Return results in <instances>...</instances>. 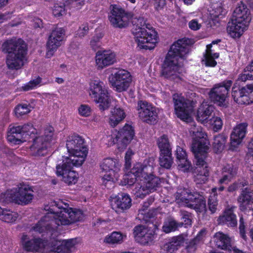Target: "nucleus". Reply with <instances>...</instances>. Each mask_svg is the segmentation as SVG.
<instances>
[{
	"mask_svg": "<svg viewBox=\"0 0 253 253\" xmlns=\"http://www.w3.org/2000/svg\"><path fill=\"white\" fill-rule=\"evenodd\" d=\"M191 136L192 143L191 151L194 155L195 164L197 167V178L202 176L200 183H205L209 176V169L206 161L210 149V143L207 134L203 128L196 126L195 122L191 117Z\"/></svg>",
	"mask_w": 253,
	"mask_h": 253,
	"instance_id": "1",
	"label": "nucleus"
},
{
	"mask_svg": "<svg viewBox=\"0 0 253 253\" xmlns=\"http://www.w3.org/2000/svg\"><path fill=\"white\" fill-rule=\"evenodd\" d=\"M190 39H178L170 46L162 66L161 75L166 79H173L179 68V58H183L189 50Z\"/></svg>",
	"mask_w": 253,
	"mask_h": 253,
	"instance_id": "2",
	"label": "nucleus"
},
{
	"mask_svg": "<svg viewBox=\"0 0 253 253\" xmlns=\"http://www.w3.org/2000/svg\"><path fill=\"white\" fill-rule=\"evenodd\" d=\"M1 49L2 52L7 54L5 63L8 69L18 70L24 66L28 47L23 39L15 37L8 39L2 43Z\"/></svg>",
	"mask_w": 253,
	"mask_h": 253,
	"instance_id": "3",
	"label": "nucleus"
},
{
	"mask_svg": "<svg viewBox=\"0 0 253 253\" xmlns=\"http://www.w3.org/2000/svg\"><path fill=\"white\" fill-rule=\"evenodd\" d=\"M142 17L134 18L132 20L134 28L132 33L138 46L140 49H152L157 42V33Z\"/></svg>",
	"mask_w": 253,
	"mask_h": 253,
	"instance_id": "4",
	"label": "nucleus"
},
{
	"mask_svg": "<svg viewBox=\"0 0 253 253\" xmlns=\"http://www.w3.org/2000/svg\"><path fill=\"white\" fill-rule=\"evenodd\" d=\"M233 17L234 19L228 23L227 32L233 38H240L247 29L252 19L250 9L242 1L238 3Z\"/></svg>",
	"mask_w": 253,
	"mask_h": 253,
	"instance_id": "5",
	"label": "nucleus"
},
{
	"mask_svg": "<svg viewBox=\"0 0 253 253\" xmlns=\"http://www.w3.org/2000/svg\"><path fill=\"white\" fill-rule=\"evenodd\" d=\"M157 212V210L153 209L146 213H142L143 219L147 224V228L142 225H137L134 228L133 234L136 240L142 245L148 244L155 238L156 231L159 226V222L156 221Z\"/></svg>",
	"mask_w": 253,
	"mask_h": 253,
	"instance_id": "6",
	"label": "nucleus"
},
{
	"mask_svg": "<svg viewBox=\"0 0 253 253\" xmlns=\"http://www.w3.org/2000/svg\"><path fill=\"white\" fill-rule=\"evenodd\" d=\"M56 207L59 211L51 212L54 214V222H57V226L70 225L72 223L83 220L84 214L79 209L71 208H63L56 204Z\"/></svg>",
	"mask_w": 253,
	"mask_h": 253,
	"instance_id": "7",
	"label": "nucleus"
},
{
	"mask_svg": "<svg viewBox=\"0 0 253 253\" xmlns=\"http://www.w3.org/2000/svg\"><path fill=\"white\" fill-rule=\"evenodd\" d=\"M89 93L94 101L99 104L100 110L104 111L109 108L111 104L110 96L102 82L94 81L91 82Z\"/></svg>",
	"mask_w": 253,
	"mask_h": 253,
	"instance_id": "8",
	"label": "nucleus"
},
{
	"mask_svg": "<svg viewBox=\"0 0 253 253\" xmlns=\"http://www.w3.org/2000/svg\"><path fill=\"white\" fill-rule=\"evenodd\" d=\"M33 192L32 187L22 183H20L17 188L7 190L5 195L10 202L26 205L33 199Z\"/></svg>",
	"mask_w": 253,
	"mask_h": 253,
	"instance_id": "9",
	"label": "nucleus"
},
{
	"mask_svg": "<svg viewBox=\"0 0 253 253\" xmlns=\"http://www.w3.org/2000/svg\"><path fill=\"white\" fill-rule=\"evenodd\" d=\"M232 84L231 80H226L214 84L209 93L211 102L218 106L226 107V100L229 96Z\"/></svg>",
	"mask_w": 253,
	"mask_h": 253,
	"instance_id": "10",
	"label": "nucleus"
},
{
	"mask_svg": "<svg viewBox=\"0 0 253 253\" xmlns=\"http://www.w3.org/2000/svg\"><path fill=\"white\" fill-rule=\"evenodd\" d=\"M108 19L112 27L119 29L126 28L129 20L132 17L131 13L126 11L121 6L117 4H111Z\"/></svg>",
	"mask_w": 253,
	"mask_h": 253,
	"instance_id": "11",
	"label": "nucleus"
},
{
	"mask_svg": "<svg viewBox=\"0 0 253 253\" xmlns=\"http://www.w3.org/2000/svg\"><path fill=\"white\" fill-rule=\"evenodd\" d=\"M137 111L138 118L142 122L150 125H155L158 123V109L152 104L139 100L137 102Z\"/></svg>",
	"mask_w": 253,
	"mask_h": 253,
	"instance_id": "12",
	"label": "nucleus"
},
{
	"mask_svg": "<svg viewBox=\"0 0 253 253\" xmlns=\"http://www.w3.org/2000/svg\"><path fill=\"white\" fill-rule=\"evenodd\" d=\"M112 87L118 92L126 91L132 82V76L126 70L120 69L112 73L109 77Z\"/></svg>",
	"mask_w": 253,
	"mask_h": 253,
	"instance_id": "13",
	"label": "nucleus"
},
{
	"mask_svg": "<svg viewBox=\"0 0 253 253\" xmlns=\"http://www.w3.org/2000/svg\"><path fill=\"white\" fill-rule=\"evenodd\" d=\"M232 96L235 102L240 105H249L253 103V84L237 86L234 85Z\"/></svg>",
	"mask_w": 253,
	"mask_h": 253,
	"instance_id": "14",
	"label": "nucleus"
},
{
	"mask_svg": "<svg viewBox=\"0 0 253 253\" xmlns=\"http://www.w3.org/2000/svg\"><path fill=\"white\" fill-rule=\"evenodd\" d=\"M66 30L64 28L56 27L52 30L46 43V58H50L61 45Z\"/></svg>",
	"mask_w": 253,
	"mask_h": 253,
	"instance_id": "15",
	"label": "nucleus"
},
{
	"mask_svg": "<svg viewBox=\"0 0 253 253\" xmlns=\"http://www.w3.org/2000/svg\"><path fill=\"white\" fill-rule=\"evenodd\" d=\"M49 211L32 227L34 231L39 233L50 232L58 227L57 222H54V214L51 213L53 210L50 208Z\"/></svg>",
	"mask_w": 253,
	"mask_h": 253,
	"instance_id": "16",
	"label": "nucleus"
},
{
	"mask_svg": "<svg viewBox=\"0 0 253 253\" xmlns=\"http://www.w3.org/2000/svg\"><path fill=\"white\" fill-rule=\"evenodd\" d=\"M135 135L134 127L131 124L126 123L124 126L117 131L113 138L114 143H118L122 148H125L133 139Z\"/></svg>",
	"mask_w": 253,
	"mask_h": 253,
	"instance_id": "17",
	"label": "nucleus"
},
{
	"mask_svg": "<svg viewBox=\"0 0 253 253\" xmlns=\"http://www.w3.org/2000/svg\"><path fill=\"white\" fill-rule=\"evenodd\" d=\"M66 147L69 153H80L85 155L88 153V148L84 138L77 134L69 135L66 141Z\"/></svg>",
	"mask_w": 253,
	"mask_h": 253,
	"instance_id": "18",
	"label": "nucleus"
},
{
	"mask_svg": "<svg viewBox=\"0 0 253 253\" xmlns=\"http://www.w3.org/2000/svg\"><path fill=\"white\" fill-rule=\"evenodd\" d=\"M174 110L177 117L184 121L188 122L190 119L189 106L184 97L177 93L172 96Z\"/></svg>",
	"mask_w": 253,
	"mask_h": 253,
	"instance_id": "19",
	"label": "nucleus"
},
{
	"mask_svg": "<svg viewBox=\"0 0 253 253\" xmlns=\"http://www.w3.org/2000/svg\"><path fill=\"white\" fill-rule=\"evenodd\" d=\"M146 175L147 177H145L146 181L144 185H141L135 193L136 197L141 199H143L150 192L155 191L161 183L160 178L154 175L153 173H148Z\"/></svg>",
	"mask_w": 253,
	"mask_h": 253,
	"instance_id": "20",
	"label": "nucleus"
},
{
	"mask_svg": "<svg viewBox=\"0 0 253 253\" xmlns=\"http://www.w3.org/2000/svg\"><path fill=\"white\" fill-rule=\"evenodd\" d=\"M248 124L241 123L237 125L230 134L229 149L234 151L242 143L247 132Z\"/></svg>",
	"mask_w": 253,
	"mask_h": 253,
	"instance_id": "21",
	"label": "nucleus"
},
{
	"mask_svg": "<svg viewBox=\"0 0 253 253\" xmlns=\"http://www.w3.org/2000/svg\"><path fill=\"white\" fill-rule=\"evenodd\" d=\"M56 174L61 176L62 180L69 185L75 184L78 181L79 174L69 165L62 163L56 166Z\"/></svg>",
	"mask_w": 253,
	"mask_h": 253,
	"instance_id": "22",
	"label": "nucleus"
},
{
	"mask_svg": "<svg viewBox=\"0 0 253 253\" xmlns=\"http://www.w3.org/2000/svg\"><path fill=\"white\" fill-rule=\"evenodd\" d=\"M187 237L188 234L185 233L173 236L161 247L160 253H173L181 246H183L185 241L187 240Z\"/></svg>",
	"mask_w": 253,
	"mask_h": 253,
	"instance_id": "23",
	"label": "nucleus"
},
{
	"mask_svg": "<svg viewBox=\"0 0 253 253\" xmlns=\"http://www.w3.org/2000/svg\"><path fill=\"white\" fill-rule=\"evenodd\" d=\"M131 206V199L128 194L120 193L111 201L112 209L117 212H123L129 209Z\"/></svg>",
	"mask_w": 253,
	"mask_h": 253,
	"instance_id": "24",
	"label": "nucleus"
},
{
	"mask_svg": "<svg viewBox=\"0 0 253 253\" xmlns=\"http://www.w3.org/2000/svg\"><path fill=\"white\" fill-rule=\"evenodd\" d=\"M21 242L23 249L28 252H38L40 249L44 247V240L40 238L30 239L25 233H23Z\"/></svg>",
	"mask_w": 253,
	"mask_h": 253,
	"instance_id": "25",
	"label": "nucleus"
},
{
	"mask_svg": "<svg viewBox=\"0 0 253 253\" xmlns=\"http://www.w3.org/2000/svg\"><path fill=\"white\" fill-rule=\"evenodd\" d=\"M95 61L98 68L103 69L116 62V54L111 50H98L96 53Z\"/></svg>",
	"mask_w": 253,
	"mask_h": 253,
	"instance_id": "26",
	"label": "nucleus"
},
{
	"mask_svg": "<svg viewBox=\"0 0 253 253\" xmlns=\"http://www.w3.org/2000/svg\"><path fill=\"white\" fill-rule=\"evenodd\" d=\"M240 209L244 211L253 203V186L243 188L237 198Z\"/></svg>",
	"mask_w": 253,
	"mask_h": 253,
	"instance_id": "27",
	"label": "nucleus"
},
{
	"mask_svg": "<svg viewBox=\"0 0 253 253\" xmlns=\"http://www.w3.org/2000/svg\"><path fill=\"white\" fill-rule=\"evenodd\" d=\"M235 206H228L223 214L218 217L217 221L219 224L227 225L228 227H235L237 225L236 215L234 213Z\"/></svg>",
	"mask_w": 253,
	"mask_h": 253,
	"instance_id": "28",
	"label": "nucleus"
},
{
	"mask_svg": "<svg viewBox=\"0 0 253 253\" xmlns=\"http://www.w3.org/2000/svg\"><path fill=\"white\" fill-rule=\"evenodd\" d=\"M49 147L50 146L42 141V138L36 136L33 139L30 149L33 156H44L47 153Z\"/></svg>",
	"mask_w": 253,
	"mask_h": 253,
	"instance_id": "29",
	"label": "nucleus"
},
{
	"mask_svg": "<svg viewBox=\"0 0 253 253\" xmlns=\"http://www.w3.org/2000/svg\"><path fill=\"white\" fill-rule=\"evenodd\" d=\"M213 110V106L203 103L197 110V120L202 124L208 123L211 119L210 117L211 116Z\"/></svg>",
	"mask_w": 253,
	"mask_h": 253,
	"instance_id": "30",
	"label": "nucleus"
},
{
	"mask_svg": "<svg viewBox=\"0 0 253 253\" xmlns=\"http://www.w3.org/2000/svg\"><path fill=\"white\" fill-rule=\"evenodd\" d=\"M22 134L21 128L18 126H10L7 133V141L14 145L20 144L25 142Z\"/></svg>",
	"mask_w": 253,
	"mask_h": 253,
	"instance_id": "31",
	"label": "nucleus"
},
{
	"mask_svg": "<svg viewBox=\"0 0 253 253\" xmlns=\"http://www.w3.org/2000/svg\"><path fill=\"white\" fill-rule=\"evenodd\" d=\"M102 171L118 173L120 170L121 164L119 160L116 159L107 158L104 159L100 164Z\"/></svg>",
	"mask_w": 253,
	"mask_h": 253,
	"instance_id": "32",
	"label": "nucleus"
},
{
	"mask_svg": "<svg viewBox=\"0 0 253 253\" xmlns=\"http://www.w3.org/2000/svg\"><path fill=\"white\" fill-rule=\"evenodd\" d=\"M214 238L217 248L229 252L232 251L233 247L231 244V239L227 235L218 232L215 234Z\"/></svg>",
	"mask_w": 253,
	"mask_h": 253,
	"instance_id": "33",
	"label": "nucleus"
},
{
	"mask_svg": "<svg viewBox=\"0 0 253 253\" xmlns=\"http://www.w3.org/2000/svg\"><path fill=\"white\" fill-rule=\"evenodd\" d=\"M88 153L83 155L80 153H70V157H66L62 162V164L70 166V167L73 169V167H79L81 166L86 158Z\"/></svg>",
	"mask_w": 253,
	"mask_h": 253,
	"instance_id": "34",
	"label": "nucleus"
},
{
	"mask_svg": "<svg viewBox=\"0 0 253 253\" xmlns=\"http://www.w3.org/2000/svg\"><path fill=\"white\" fill-rule=\"evenodd\" d=\"M76 244V239L63 240L60 245H55V246H57L56 247H53L48 251V253H70L71 249Z\"/></svg>",
	"mask_w": 253,
	"mask_h": 253,
	"instance_id": "35",
	"label": "nucleus"
},
{
	"mask_svg": "<svg viewBox=\"0 0 253 253\" xmlns=\"http://www.w3.org/2000/svg\"><path fill=\"white\" fill-rule=\"evenodd\" d=\"M176 158L179 161L178 167L184 172L188 171L190 169V161L187 159L185 150L180 146H177L175 151Z\"/></svg>",
	"mask_w": 253,
	"mask_h": 253,
	"instance_id": "36",
	"label": "nucleus"
},
{
	"mask_svg": "<svg viewBox=\"0 0 253 253\" xmlns=\"http://www.w3.org/2000/svg\"><path fill=\"white\" fill-rule=\"evenodd\" d=\"M206 208V200L204 197L199 194H192L191 192V209L197 212H202Z\"/></svg>",
	"mask_w": 253,
	"mask_h": 253,
	"instance_id": "37",
	"label": "nucleus"
},
{
	"mask_svg": "<svg viewBox=\"0 0 253 253\" xmlns=\"http://www.w3.org/2000/svg\"><path fill=\"white\" fill-rule=\"evenodd\" d=\"M183 226V222H177L173 218H167L163 223L162 230L166 234L174 232Z\"/></svg>",
	"mask_w": 253,
	"mask_h": 253,
	"instance_id": "38",
	"label": "nucleus"
},
{
	"mask_svg": "<svg viewBox=\"0 0 253 253\" xmlns=\"http://www.w3.org/2000/svg\"><path fill=\"white\" fill-rule=\"evenodd\" d=\"M141 172L139 169L134 167L131 170L123 176L121 181L122 185H133L136 182L137 178L139 177Z\"/></svg>",
	"mask_w": 253,
	"mask_h": 253,
	"instance_id": "39",
	"label": "nucleus"
},
{
	"mask_svg": "<svg viewBox=\"0 0 253 253\" xmlns=\"http://www.w3.org/2000/svg\"><path fill=\"white\" fill-rule=\"evenodd\" d=\"M126 117L124 109L120 107H115L112 111V114L109 118V124L112 127L117 126Z\"/></svg>",
	"mask_w": 253,
	"mask_h": 253,
	"instance_id": "40",
	"label": "nucleus"
},
{
	"mask_svg": "<svg viewBox=\"0 0 253 253\" xmlns=\"http://www.w3.org/2000/svg\"><path fill=\"white\" fill-rule=\"evenodd\" d=\"M227 136L222 133L216 135L214 137L212 144L213 150L214 153L217 154L222 152L227 141Z\"/></svg>",
	"mask_w": 253,
	"mask_h": 253,
	"instance_id": "41",
	"label": "nucleus"
},
{
	"mask_svg": "<svg viewBox=\"0 0 253 253\" xmlns=\"http://www.w3.org/2000/svg\"><path fill=\"white\" fill-rule=\"evenodd\" d=\"M157 144L159 149V153L172 152L170 143L166 134H163L158 138Z\"/></svg>",
	"mask_w": 253,
	"mask_h": 253,
	"instance_id": "42",
	"label": "nucleus"
},
{
	"mask_svg": "<svg viewBox=\"0 0 253 253\" xmlns=\"http://www.w3.org/2000/svg\"><path fill=\"white\" fill-rule=\"evenodd\" d=\"M159 162L161 167L167 169H170L173 163L172 152L160 153Z\"/></svg>",
	"mask_w": 253,
	"mask_h": 253,
	"instance_id": "43",
	"label": "nucleus"
},
{
	"mask_svg": "<svg viewBox=\"0 0 253 253\" xmlns=\"http://www.w3.org/2000/svg\"><path fill=\"white\" fill-rule=\"evenodd\" d=\"M189 196L190 190L185 188L179 189L176 193V199L179 204L190 208Z\"/></svg>",
	"mask_w": 253,
	"mask_h": 253,
	"instance_id": "44",
	"label": "nucleus"
},
{
	"mask_svg": "<svg viewBox=\"0 0 253 253\" xmlns=\"http://www.w3.org/2000/svg\"><path fill=\"white\" fill-rule=\"evenodd\" d=\"M126 237L120 232L114 231L108 235L104 239V242L111 245L120 244Z\"/></svg>",
	"mask_w": 253,
	"mask_h": 253,
	"instance_id": "45",
	"label": "nucleus"
},
{
	"mask_svg": "<svg viewBox=\"0 0 253 253\" xmlns=\"http://www.w3.org/2000/svg\"><path fill=\"white\" fill-rule=\"evenodd\" d=\"M119 177V174L118 173L106 172L101 177L102 184L107 188H110L108 185L113 186L114 182L118 180Z\"/></svg>",
	"mask_w": 253,
	"mask_h": 253,
	"instance_id": "46",
	"label": "nucleus"
},
{
	"mask_svg": "<svg viewBox=\"0 0 253 253\" xmlns=\"http://www.w3.org/2000/svg\"><path fill=\"white\" fill-rule=\"evenodd\" d=\"M18 126L20 128H21V131L25 141H26L27 139H29L30 136L32 134H34L37 132L36 129L34 128L31 123L25 124L22 126Z\"/></svg>",
	"mask_w": 253,
	"mask_h": 253,
	"instance_id": "47",
	"label": "nucleus"
},
{
	"mask_svg": "<svg viewBox=\"0 0 253 253\" xmlns=\"http://www.w3.org/2000/svg\"><path fill=\"white\" fill-rule=\"evenodd\" d=\"M156 167L155 159L152 157L146 159L143 168L139 169L141 172L148 174V173H154V169Z\"/></svg>",
	"mask_w": 253,
	"mask_h": 253,
	"instance_id": "48",
	"label": "nucleus"
},
{
	"mask_svg": "<svg viewBox=\"0 0 253 253\" xmlns=\"http://www.w3.org/2000/svg\"><path fill=\"white\" fill-rule=\"evenodd\" d=\"M18 217V213L10 210L4 209L1 214L0 220L6 223H13Z\"/></svg>",
	"mask_w": 253,
	"mask_h": 253,
	"instance_id": "49",
	"label": "nucleus"
},
{
	"mask_svg": "<svg viewBox=\"0 0 253 253\" xmlns=\"http://www.w3.org/2000/svg\"><path fill=\"white\" fill-rule=\"evenodd\" d=\"M53 135L54 128L52 126H49L44 129L43 135L37 137L42 138V141L50 146V143L53 139Z\"/></svg>",
	"mask_w": 253,
	"mask_h": 253,
	"instance_id": "50",
	"label": "nucleus"
},
{
	"mask_svg": "<svg viewBox=\"0 0 253 253\" xmlns=\"http://www.w3.org/2000/svg\"><path fill=\"white\" fill-rule=\"evenodd\" d=\"M31 105L27 104H20L14 108V112L17 117L19 118L30 112Z\"/></svg>",
	"mask_w": 253,
	"mask_h": 253,
	"instance_id": "51",
	"label": "nucleus"
},
{
	"mask_svg": "<svg viewBox=\"0 0 253 253\" xmlns=\"http://www.w3.org/2000/svg\"><path fill=\"white\" fill-rule=\"evenodd\" d=\"M53 14L55 17H58L66 13L65 5L62 2L54 3L52 9Z\"/></svg>",
	"mask_w": 253,
	"mask_h": 253,
	"instance_id": "52",
	"label": "nucleus"
},
{
	"mask_svg": "<svg viewBox=\"0 0 253 253\" xmlns=\"http://www.w3.org/2000/svg\"><path fill=\"white\" fill-rule=\"evenodd\" d=\"M208 205L209 210L211 212V213H214L216 212L218 206L217 195L214 194L213 195L209 197L208 201Z\"/></svg>",
	"mask_w": 253,
	"mask_h": 253,
	"instance_id": "53",
	"label": "nucleus"
},
{
	"mask_svg": "<svg viewBox=\"0 0 253 253\" xmlns=\"http://www.w3.org/2000/svg\"><path fill=\"white\" fill-rule=\"evenodd\" d=\"M238 168L232 165L227 164L222 169V173L228 174L231 178H233L237 173Z\"/></svg>",
	"mask_w": 253,
	"mask_h": 253,
	"instance_id": "54",
	"label": "nucleus"
},
{
	"mask_svg": "<svg viewBox=\"0 0 253 253\" xmlns=\"http://www.w3.org/2000/svg\"><path fill=\"white\" fill-rule=\"evenodd\" d=\"M208 123L212 126L215 131H218L222 128V121L220 118L218 117L212 116L210 119Z\"/></svg>",
	"mask_w": 253,
	"mask_h": 253,
	"instance_id": "55",
	"label": "nucleus"
},
{
	"mask_svg": "<svg viewBox=\"0 0 253 253\" xmlns=\"http://www.w3.org/2000/svg\"><path fill=\"white\" fill-rule=\"evenodd\" d=\"M247 80H253V75L250 72L248 74H240L234 85H236L237 86H239V85L242 86L241 84Z\"/></svg>",
	"mask_w": 253,
	"mask_h": 253,
	"instance_id": "56",
	"label": "nucleus"
},
{
	"mask_svg": "<svg viewBox=\"0 0 253 253\" xmlns=\"http://www.w3.org/2000/svg\"><path fill=\"white\" fill-rule=\"evenodd\" d=\"M206 229H203L199 232L195 238L191 240V250L193 248L194 249V250L196 249L195 246L200 243L203 237L206 234Z\"/></svg>",
	"mask_w": 253,
	"mask_h": 253,
	"instance_id": "57",
	"label": "nucleus"
},
{
	"mask_svg": "<svg viewBox=\"0 0 253 253\" xmlns=\"http://www.w3.org/2000/svg\"><path fill=\"white\" fill-rule=\"evenodd\" d=\"M42 82V78L40 77L36 79L30 81L27 84L22 86V89L24 91H28L34 88Z\"/></svg>",
	"mask_w": 253,
	"mask_h": 253,
	"instance_id": "58",
	"label": "nucleus"
},
{
	"mask_svg": "<svg viewBox=\"0 0 253 253\" xmlns=\"http://www.w3.org/2000/svg\"><path fill=\"white\" fill-rule=\"evenodd\" d=\"M78 112L80 116L87 117L91 115V109L88 105L81 104L78 108Z\"/></svg>",
	"mask_w": 253,
	"mask_h": 253,
	"instance_id": "59",
	"label": "nucleus"
},
{
	"mask_svg": "<svg viewBox=\"0 0 253 253\" xmlns=\"http://www.w3.org/2000/svg\"><path fill=\"white\" fill-rule=\"evenodd\" d=\"M239 229L241 237L246 241L247 237L246 236V223L242 216L240 217Z\"/></svg>",
	"mask_w": 253,
	"mask_h": 253,
	"instance_id": "60",
	"label": "nucleus"
},
{
	"mask_svg": "<svg viewBox=\"0 0 253 253\" xmlns=\"http://www.w3.org/2000/svg\"><path fill=\"white\" fill-rule=\"evenodd\" d=\"M247 185V182H235L228 186L227 191L228 192H233L238 190L240 188L244 187Z\"/></svg>",
	"mask_w": 253,
	"mask_h": 253,
	"instance_id": "61",
	"label": "nucleus"
},
{
	"mask_svg": "<svg viewBox=\"0 0 253 253\" xmlns=\"http://www.w3.org/2000/svg\"><path fill=\"white\" fill-rule=\"evenodd\" d=\"M89 31L88 24L85 23L82 24L77 30L76 33L77 37L83 38L86 35Z\"/></svg>",
	"mask_w": 253,
	"mask_h": 253,
	"instance_id": "62",
	"label": "nucleus"
},
{
	"mask_svg": "<svg viewBox=\"0 0 253 253\" xmlns=\"http://www.w3.org/2000/svg\"><path fill=\"white\" fill-rule=\"evenodd\" d=\"M101 36H93L90 41V44L94 51H96L101 46L100 39Z\"/></svg>",
	"mask_w": 253,
	"mask_h": 253,
	"instance_id": "63",
	"label": "nucleus"
},
{
	"mask_svg": "<svg viewBox=\"0 0 253 253\" xmlns=\"http://www.w3.org/2000/svg\"><path fill=\"white\" fill-rule=\"evenodd\" d=\"M205 59V65L207 67H214L217 65V62L214 58L212 57L211 54H205L204 55Z\"/></svg>",
	"mask_w": 253,
	"mask_h": 253,
	"instance_id": "64",
	"label": "nucleus"
}]
</instances>
